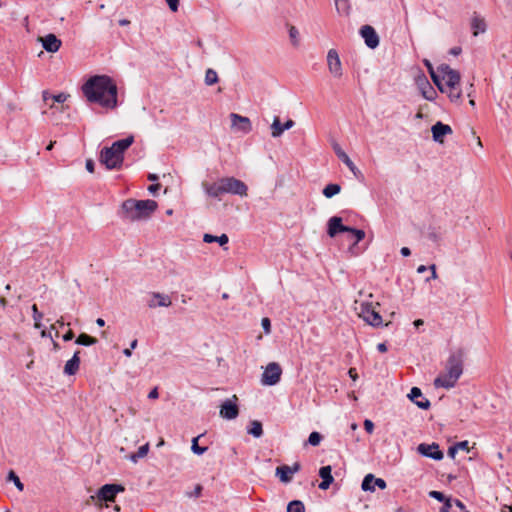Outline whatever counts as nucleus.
Segmentation results:
<instances>
[{"label":"nucleus","mask_w":512,"mask_h":512,"mask_svg":"<svg viewBox=\"0 0 512 512\" xmlns=\"http://www.w3.org/2000/svg\"><path fill=\"white\" fill-rule=\"evenodd\" d=\"M82 92L90 103H97L107 109L117 106L118 88L107 75L91 76L83 85Z\"/></svg>","instance_id":"1"},{"label":"nucleus","mask_w":512,"mask_h":512,"mask_svg":"<svg viewBox=\"0 0 512 512\" xmlns=\"http://www.w3.org/2000/svg\"><path fill=\"white\" fill-rule=\"evenodd\" d=\"M465 352L462 348L450 353L446 360L445 371L434 380L436 388L451 389L463 374Z\"/></svg>","instance_id":"2"},{"label":"nucleus","mask_w":512,"mask_h":512,"mask_svg":"<svg viewBox=\"0 0 512 512\" xmlns=\"http://www.w3.org/2000/svg\"><path fill=\"white\" fill-rule=\"evenodd\" d=\"M157 202L154 200L127 199L122 203V217L129 221L146 219L157 209Z\"/></svg>","instance_id":"3"},{"label":"nucleus","mask_w":512,"mask_h":512,"mask_svg":"<svg viewBox=\"0 0 512 512\" xmlns=\"http://www.w3.org/2000/svg\"><path fill=\"white\" fill-rule=\"evenodd\" d=\"M340 233H350L355 238L353 244L349 246V251L352 253L360 241L365 238V231L356 229L343 224L342 218L339 216H332L327 222V235L330 238H335Z\"/></svg>","instance_id":"4"},{"label":"nucleus","mask_w":512,"mask_h":512,"mask_svg":"<svg viewBox=\"0 0 512 512\" xmlns=\"http://www.w3.org/2000/svg\"><path fill=\"white\" fill-rule=\"evenodd\" d=\"M99 162L108 170H120L124 163V158L120 157L115 150L110 147H103L100 151Z\"/></svg>","instance_id":"5"},{"label":"nucleus","mask_w":512,"mask_h":512,"mask_svg":"<svg viewBox=\"0 0 512 512\" xmlns=\"http://www.w3.org/2000/svg\"><path fill=\"white\" fill-rule=\"evenodd\" d=\"M360 317L363 318L365 322L373 327L382 326L383 320L378 311L375 310V307L372 303L362 302L360 304Z\"/></svg>","instance_id":"6"},{"label":"nucleus","mask_w":512,"mask_h":512,"mask_svg":"<svg viewBox=\"0 0 512 512\" xmlns=\"http://www.w3.org/2000/svg\"><path fill=\"white\" fill-rule=\"evenodd\" d=\"M221 179L225 194L238 195L241 197L247 196L248 187L243 181L235 177H223Z\"/></svg>","instance_id":"7"},{"label":"nucleus","mask_w":512,"mask_h":512,"mask_svg":"<svg viewBox=\"0 0 512 512\" xmlns=\"http://www.w3.org/2000/svg\"><path fill=\"white\" fill-rule=\"evenodd\" d=\"M439 73L442 74L444 80V87L447 89H456L460 85V73L457 70L452 69L447 64H442L438 68Z\"/></svg>","instance_id":"8"},{"label":"nucleus","mask_w":512,"mask_h":512,"mask_svg":"<svg viewBox=\"0 0 512 512\" xmlns=\"http://www.w3.org/2000/svg\"><path fill=\"white\" fill-rule=\"evenodd\" d=\"M282 369L276 362H271L266 366L262 374L261 382L264 385L273 386L276 385L281 378Z\"/></svg>","instance_id":"9"},{"label":"nucleus","mask_w":512,"mask_h":512,"mask_svg":"<svg viewBox=\"0 0 512 512\" xmlns=\"http://www.w3.org/2000/svg\"><path fill=\"white\" fill-rule=\"evenodd\" d=\"M125 487L121 484H105L97 492L99 501L114 502L116 495L123 492Z\"/></svg>","instance_id":"10"},{"label":"nucleus","mask_w":512,"mask_h":512,"mask_svg":"<svg viewBox=\"0 0 512 512\" xmlns=\"http://www.w3.org/2000/svg\"><path fill=\"white\" fill-rule=\"evenodd\" d=\"M238 400L236 395L232 399H226L220 406V416L223 419L233 420L239 415V407L236 403Z\"/></svg>","instance_id":"11"},{"label":"nucleus","mask_w":512,"mask_h":512,"mask_svg":"<svg viewBox=\"0 0 512 512\" xmlns=\"http://www.w3.org/2000/svg\"><path fill=\"white\" fill-rule=\"evenodd\" d=\"M417 451L424 457L431 458L433 460L440 461L443 459L444 454L439 449V445L437 443L426 444L421 443L417 447Z\"/></svg>","instance_id":"12"},{"label":"nucleus","mask_w":512,"mask_h":512,"mask_svg":"<svg viewBox=\"0 0 512 512\" xmlns=\"http://www.w3.org/2000/svg\"><path fill=\"white\" fill-rule=\"evenodd\" d=\"M359 33L364 39L366 46L370 49H375L379 45V36L376 30L370 25H363Z\"/></svg>","instance_id":"13"},{"label":"nucleus","mask_w":512,"mask_h":512,"mask_svg":"<svg viewBox=\"0 0 512 512\" xmlns=\"http://www.w3.org/2000/svg\"><path fill=\"white\" fill-rule=\"evenodd\" d=\"M327 65L330 73L334 77L342 76V65L338 55V52L335 49H330L327 53Z\"/></svg>","instance_id":"14"},{"label":"nucleus","mask_w":512,"mask_h":512,"mask_svg":"<svg viewBox=\"0 0 512 512\" xmlns=\"http://www.w3.org/2000/svg\"><path fill=\"white\" fill-rule=\"evenodd\" d=\"M230 118H231V122H232V127L237 128L239 131H241L245 134L251 132L252 124L248 117L241 116L236 113H231Z\"/></svg>","instance_id":"15"},{"label":"nucleus","mask_w":512,"mask_h":512,"mask_svg":"<svg viewBox=\"0 0 512 512\" xmlns=\"http://www.w3.org/2000/svg\"><path fill=\"white\" fill-rule=\"evenodd\" d=\"M408 398L420 409L427 410L431 406L430 401L423 397L422 391L418 387L411 388Z\"/></svg>","instance_id":"16"},{"label":"nucleus","mask_w":512,"mask_h":512,"mask_svg":"<svg viewBox=\"0 0 512 512\" xmlns=\"http://www.w3.org/2000/svg\"><path fill=\"white\" fill-rule=\"evenodd\" d=\"M431 132L432 138L435 142L443 143V137L452 134L453 131L448 124L438 121L431 127Z\"/></svg>","instance_id":"17"},{"label":"nucleus","mask_w":512,"mask_h":512,"mask_svg":"<svg viewBox=\"0 0 512 512\" xmlns=\"http://www.w3.org/2000/svg\"><path fill=\"white\" fill-rule=\"evenodd\" d=\"M151 300L148 302L149 308L156 307H169L172 304L171 298L169 295L162 294L159 292L151 293Z\"/></svg>","instance_id":"18"},{"label":"nucleus","mask_w":512,"mask_h":512,"mask_svg":"<svg viewBox=\"0 0 512 512\" xmlns=\"http://www.w3.org/2000/svg\"><path fill=\"white\" fill-rule=\"evenodd\" d=\"M202 185H203V188H204L206 194L209 197L220 199L221 195L225 194L224 193L225 189L223 188V183H222L221 178L217 182H214V183L204 182Z\"/></svg>","instance_id":"19"},{"label":"nucleus","mask_w":512,"mask_h":512,"mask_svg":"<svg viewBox=\"0 0 512 512\" xmlns=\"http://www.w3.org/2000/svg\"><path fill=\"white\" fill-rule=\"evenodd\" d=\"M43 48L50 53H55L61 47V40L58 39L54 34L50 33L45 37L41 38Z\"/></svg>","instance_id":"20"},{"label":"nucleus","mask_w":512,"mask_h":512,"mask_svg":"<svg viewBox=\"0 0 512 512\" xmlns=\"http://www.w3.org/2000/svg\"><path fill=\"white\" fill-rule=\"evenodd\" d=\"M319 476L322 479V481L319 484V489L321 490H327L330 485L333 483L334 478L332 476V468L330 465L322 466L319 469Z\"/></svg>","instance_id":"21"},{"label":"nucleus","mask_w":512,"mask_h":512,"mask_svg":"<svg viewBox=\"0 0 512 512\" xmlns=\"http://www.w3.org/2000/svg\"><path fill=\"white\" fill-rule=\"evenodd\" d=\"M337 157L349 168V170L356 176L359 177L361 174L360 170L355 166L350 157L341 149L340 146L334 147Z\"/></svg>","instance_id":"22"},{"label":"nucleus","mask_w":512,"mask_h":512,"mask_svg":"<svg viewBox=\"0 0 512 512\" xmlns=\"http://www.w3.org/2000/svg\"><path fill=\"white\" fill-rule=\"evenodd\" d=\"M80 365V351H76L72 358L68 360L64 366V374L68 376L75 375L79 370Z\"/></svg>","instance_id":"23"},{"label":"nucleus","mask_w":512,"mask_h":512,"mask_svg":"<svg viewBox=\"0 0 512 512\" xmlns=\"http://www.w3.org/2000/svg\"><path fill=\"white\" fill-rule=\"evenodd\" d=\"M133 142H134V137L128 136L124 139H120V140L113 142V144L111 146H112V149L115 150L116 153L120 157L124 158L125 152L133 144Z\"/></svg>","instance_id":"24"},{"label":"nucleus","mask_w":512,"mask_h":512,"mask_svg":"<svg viewBox=\"0 0 512 512\" xmlns=\"http://www.w3.org/2000/svg\"><path fill=\"white\" fill-rule=\"evenodd\" d=\"M471 29L474 36H477L479 33H484L486 31L485 20L481 18L477 13H474L471 19Z\"/></svg>","instance_id":"25"},{"label":"nucleus","mask_w":512,"mask_h":512,"mask_svg":"<svg viewBox=\"0 0 512 512\" xmlns=\"http://www.w3.org/2000/svg\"><path fill=\"white\" fill-rule=\"evenodd\" d=\"M276 476L279 477L280 481L283 483H289L292 480V475L290 471V466L281 465L276 468Z\"/></svg>","instance_id":"26"},{"label":"nucleus","mask_w":512,"mask_h":512,"mask_svg":"<svg viewBox=\"0 0 512 512\" xmlns=\"http://www.w3.org/2000/svg\"><path fill=\"white\" fill-rule=\"evenodd\" d=\"M203 241L205 243L217 242V243H219L220 246H224L228 243L229 238L226 234H221L220 236H214L212 234L206 233L203 236Z\"/></svg>","instance_id":"27"},{"label":"nucleus","mask_w":512,"mask_h":512,"mask_svg":"<svg viewBox=\"0 0 512 512\" xmlns=\"http://www.w3.org/2000/svg\"><path fill=\"white\" fill-rule=\"evenodd\" d=\"M98 342L97 338L90 336L86 333H81L76 338L75 343L82 346H92Z\"/></svg>","instance_id":"28"},{"label":"nucleus","mask_w":512,"mask_h":512,"mask_svg":"<svg viewBox=\"0 0 512 512\" xmlns=\"http://www.w3.org/2000/svg\"><path fill=\"white\" fill-rule=\"evenodd\" d=\"M247 432L255 438H260L263 435L262 423L258 420L251 421Z\"/></svg>","instance_id":"29"},{"label":"nucleus","mask_w":512,"mask_h":512,"mask_svg":"<svg viewBox=\"0 0 512 512\" xmlns=\"http://www.w3.org/2000/svg\"><path fill=\"white\" fill-rule=\"evenodd\" d=\"M340 191H341V186L339 184L330 183L324 187L322 193L326 198H332L333 196L340 193Z\"/></svg>","instance_id":"30"},{"label":"nucleus","mask_w":512,"mask_h":512,"mask_svg":"<svg viewBox=\"0 0 512 512\" xmlns=\"http://www.w3.org/2000/svg\"><path fill=\"white\" fill-rule=\"evenodd\" d=\"M283 132V124L280 122L279 117L275 116L271 124V135L274 138H278L283 134Z\"/></svg>","instance_id":"31"},{"label":"nucleus","mask_w":512,"mask_h":512,"mask_svg":"<svg viewBox=\"0 0 512 512\" xmlns=\"http://www.w3.org/2000/svg\"><path fill=\"white\" fill-rule=\"evenodd\" d=\"M337 12L340 15L348 16L350 14L349 0H334Z\"/></svg>","instance_id":"32"},{"label":"nucleus","mask_w":512,"mask_h":512,"mask_svg":"<svg viewBox=\"0 0 512 512\" xmlns=\"http://www.w3.org/2000/svg\"><path fill=\"white\" fill-rule=\"evenodd\" d=\"M375 476L371 473L367 474L361 484V488L363 491H375V485H374Z\"/></svg>","instance_id":"33"},{"label":"nucleus","mask_w":512,"mask_h":512,"mask_svg":"<svg viewBox=\"0 0 512 512\" xmlns=\"http://www.w3.org/2000/svg\"><path fill=\"white\" fill-rule=\"evenodd\" d=\"M69 97V94L66 93H59L57 95H50L47 91L43 92V100L47 101L49 98L53 100V102L56 103H64Z\"/></svg>","instance_id":"34"},{"label":"nucleus","mask_w":512,"mask_h":512,"mask_svg":"<svg viewBox=\"0 0 512 512\" xmlns=\"http://www.w3.org/2000/svg\"><path fill=\"white\" fill-rule=\"evenodd\" d=\"M202 436L203 435L201 434V435H198V436H196V437H194L192 439L191 450L196 455H202V454H204L208 450L207 446H199V444H198V440Z\"/></svg>","instance_id":"35"},{"label":"nucleus","mask_w":512,"mask_h":512,"mask_svg":"<svg viewBox=\"0 0 512 512\" xmlns=\"http://www.w3.org/2000/svg\"><path fill=\"white\" fill-rule=\"evenodd\" d=\"M287 512H305L304 503L300 500H293L287 505Z\"/></svg>","instance_id":"36"},{"label":"nucleus","mask_w":512,"mask_h":512,"mask_svg":"<svg viewBox=\"0 0 512 512\" xmlns=\"http://www.w3.org/2000/svg\"><path fill=\"white\" fill-rule=\"evenodd\" d=\"M218 82L217 72L211 68L207 69L205 73V84L208 86L214 85Z\"/></svg>","instance_id":"37"},{"label":"nucleus","mask_w":512,"mask_h":512,"mask_svg":"<svg viewBox=\"0 0 512 512\" xmlns=\"http://www.w3.org/2000/svg\"><path fill=\"white\" fill-rule=\"evenodd\" d=\"M431 79L434 82V84L437 86V88L442 92H446V88L444 87V80L442 79V74L438 72L432 73Z\"/></svg>","instance_id":"38"},{"label":"nucleus","mask_w":512,"mask_h":512,"mask_svg":"<svg viewBox=\"0 0 512 512\" xmlns=\"http://www.w3.org/2000/svg\"><path fill=\"white\" fill-rule=\"evenodd\" d=\"M422 95L426 100H434L436 91L429 82H426V87L422 89Z\"/></svg>","instance_id":"39"},{"label":"nucleus","mask_w":512,"mask_h":512,"mask_svg":"<svg viewBox=\"0 0 512 512\" xmlns=\"http://www.w3.org/2000/svg\"><path fill=\"white\" fill-rule=\"evenodd\" d=\"M7 478L9 481H12L15 484L16 488L19 491L24 490V484L21 482L20 478L16 475V473L13 470L9 471Z\"/></svg>","instance_id":"40"},{"label":"nucleus","mask_w":512,"mask_h":512,"mask_svg":"<svg viewBox=\"0 0 512 512\" xmlns=\"http://www.w3.org/2000/svg\"><path fill=\"white\" fill-rule=\"evenodd\" d=\"M322 438L323 437L319 432L313 431L308 437L307 444L311 446H318L322 441Z\"/></svg>","instance_id":"41"},{"label":"nucleus","mask_w":512,"mask_h":512,"mask_svg":"<svg viewBox=\"0 0 512 512\" xmlns=\"http://www.w3.org/2000/svg\"><path fill=\"white\" fill-rule=\"evenodd\" d=\"M448 97L452 102H457L461 98L462 91L459 88V86L456 87V89H447Z\"/></svg>","instance_id":"42"},{"label":"nucleus","mask_w":512,"mask_h":512,"mask_svg":"<svg viewBox=\"0 0 512 512\" xmlns=\"http://www.w3.org/2000/svg\"><path fill=\"white\" fill-rule=\"evenodd\" d=\"M429 496L433 499H436L439 502H444L447 497L444 495V493L436 490H432L429 492Z\"/></svg>","instance_id":"43"},{"label":"nucleus","mask_w":512,"mask_h":512,"mask_svg":"<svg viewBox=\"0 0 512 512\" xmlns=\"http://www.w3.org/2000/svg\"><path fill=\"white\" fill-rule=\"evenodd\" d=\"M32 312H33V319L35 321V325L38 326V322L43 318V314L38 311L36 304H33Z\"/></svg>","instance_id":"44"},{"label":"nucleus","mask_w":512,"mask_h":512,"mask_svg":"<svg viewBox=\"0 0 512 512\" xmlns=\"http://www.w3.org/2000/svg\"><path fill=\"white\" fill-rule=\"evenodd\" d=\"M261 325H262V328L264 330V332L266 334H269L271 332V321L269 318L267 317H264L262 320H261Z\"/></svg>","instance_id":"45"},{"label":"nucleus","mask_w":512,"mask_h":512,"mask_svg":"<svg viewBox=\"0 0 512 512\" xmlns=\"http://www.w3.org/2000/svg\"><path fill=\"white\" fill-rule=\"evenodd\" d=\"M453 500L451 498H447L444 502H443V506L440 508V511L439 512H450V509L452 508V505H453Z\"/></svg>","instance_id":"46"},{"label":"nucleus","mask_w":512,"mask_h":512,"mask_svg":"<svg viewBox=\"0 0 512 512\" xmlns=\"http://www.w3.org/2000/svg\"><path fill=\"white\" fill-rule=\"evenodd\" d=\"M299 32L296 27L291 26L289 29V37L292 40L293 44L296 45L297 38H298Z\"/></svg>","instance_id":"47"},{"label":"nucleus","mask_w":512,"mask_h":512,"mask_svg":"<svg viewBox=\"0 0 512 512\" xmlns=\"http://www.w3.org/2000/svg\"><path fill=\"white\" fill-rule=\"evenodd\" d=\"M427 237L433 242H438L440 240V235L433 228L429 229Z\"/></svg>","instance_id":"48"},{"label":"nucleus","mask_w":512,"mask_h":512,"mask_svg":"<svg viewBox=\"0 0 512 512\" xmlns=\"http://www.w3.org/2000/svg\"><path fill=\"white\" fill-rule=\"evenodd\" d=\"M148 451H149V443H146V444L142 445L141 447H139V449L136 453H137L138 457L143 458L147 455Z\"/></svg>","instance_id":"49"},{"label":"nucleus","mask_w":512,"mask_h":512,"mask_svg":"<svg viewBox=\"0 0 512 512\" xmlns=\"http://www.w3.org/2000/svg\"><path fill=\"white\" fill-rule=\"evenodd\" d=\"M364 429L369 434L373 433V431H374V423L371 420H369V419H365V421H364Z\"/></svg>","instance_id":"50"},{"label":"nucleus","mask_w":512,"mask_h":512,"mask_svg":"<svg viewBox=\"0 0 512 512\" xmlns=\"http://www.w3.org/2000/svg\"><path fill=\"white\" fill-rule=\"evenodd\" d=\"M171 11L176 12L179 8V0H166Z\"/></svg>","instance_id":"51"},{"label":"nucleus","mask_w":512,"mask_h":512,"mask_svg":"<svg viewBox=\"0 0 512 512\" xmlns=\"http://www.w3.org/2000/svg\"><path fill=\"white\" fill-rule=\"evenodd\" d=\"M374 485L380 488L381 490H384L387 487L386 481L382 478H376L374 480Z\"/></svg>","instance_id":"52"},{"label":"nucleus","mask_w":512,"mask_h":512,"mask_svg":"<svg viewBox=\"0 0 512 512\" xmlns=\"http://www.w3.org/2000/svg\"><path fill=\"white\" fill-rule=\"evenodd\" d=\"M85 167L88 172L93 173L95 170V162L92 159H87Z\"/></svg>","instance_id":"53"},{"label":"nucleus","mask_w":512,"mask_h":512,"mask_svg":"<svg viewBox=\"0 0 512 512\" xmlns=\"http://www.w3.org/2000/svg\"><path fill=\"white\" fill-rule=\"evenodd\" d=\"M458 450L469 451L468 441H461L455 444Z\"/></svg>","instance_id":"54"},{"label":"nucleus","mask_w":512,"mask_h":512,"mask_svg":"<svg viewBox=\"0 0 512 512\" xmlns=\"http://www.w3.org/2000/svg\"><path fill=\"white\" fill-rule=\"evenodd\" d=\"M429 269L431 270V276L426 278L427 282H429L431 279H436L438 277L437 276V272H436V265L435 264L430 265Z\"/></svg>","instance_id":"55"},{"label":"nucleus","mask_w":512,"mask_h":512,"mask_svg":"<svg viewBox=\"0 0 512 512\" xmlns=\"http://www.w3.org/2000/svg\"><path fill=\"white\" fill-rule=\"evenodd\" d=\"M453 503L454 505L459 508V510L461 512H465L467 509H466V506L464 505V503L462 501H460L459 499H454L453 500Z\"/></svg>","instance_id":"56"},{"label":"nucleus","mask_w":512,"mask_h":512,"mask_svg":"<svg viewBox=\"0 0 512 512\" xmlns=\"http://www.w3.org/2000/svg\"><path fill=\"white\" fill-rule=\"evenodd\" d=\"M161 188V184L153 183L148 187V191L152 194H156L157 191Z\"/></svg>","instance_id":"57"},{"label":"nucleus","mask_w":512,"mask_h":512,"mask_svg":"<svg viewBox=\"0 0 512 512\" xmlns=\"http://www.w3.org/2000/svg\"><path fill=\"white\" fill-rule=\"evenodd\" d=\"M63 340L64 341H70L74 338V332L69 329L64 335H63Z\"/></svg>","instance_id":"58"},{"label":"nucleus","mask_w":512,"mask_h":512,"mask_svg":"<svg viewBox=\"0 0 512 512\" xmlns=\"http://www.w3.org/2000/svg\"><path fill=\"white\" fill-rule=\"evenodd\" d=\"M457 452H458V449H457V447L454 444V445L449 447V449H448V456L451 457V458H454Z\"/></svg>","instance_id":"59"},{"label":"nucleus","mask_w":512,"mask_h":512,"mask_svg":"<svg viewBox=\"0 0 512 512\" xmlns=\"http://www.w3.org/2000/svg\"><path fill=\"white\" fill-rule=\"evenodd\" d=\"M301 469V465L298 462H295L292 466H290L291 475L297 473Z\"/></svg>","instance_id":"60"},{"label":"nucleus","mask_w":512,"mask_h":512,"mask_svg":"<svg viewBox=\"0 0 512 512\" xmlns=\"http://www.w3.org/2000/svg\"><path fill=\"white\" fill-rule=\"evenodd\" d=\"M424 65L426 66V68H427V70H428V72H429V74H430V75H431L432 73H435L434 68H433V65H432V63H431L429 60L425 59V60H424Z\"/></svg>","instance_id":"61"},{"label":"nucleus","mask_w":512,"mask_h":512,"mask_svg":"<svg viewBox=\"0 0 512 512\" xmlns=\"http://www.w3.org/2000/svg\"><path fill=\"white\" fill-rule=\"evenodd\" d=\"M158 396H159V393H158L157 388L152 389V390L149 392V394H148V398H149V399H157V398H158Z\"/></svg>","instance_id":"62"},{"label":"nucleus","mask_w":512,"mask_h":512,"mask_svg":"<svg viewBox=\"0 0 512 512\" xmlns=\"http://www.w3.org/2000/svg\"><path fill=\"white\" fill-rule=\"evenodd\" d=\"M295 122L291 119L287 120L284 124H283V129L284 131L285 130H288L290 128H292L294 126Z\"/></svg>","instance_id":"63"},{"label":"nucleus","mask_w":512,"mask_h":512,"mask_svg":"<svg viewBox=\"0 0 512 512\" xmlns=\"http://www.w3.org/2000/svg\"><path fill=\"white\" fill-rule=\"evenodd\" d=\"M400 253L403 257H408L411 255V250L408 247H402Z\"/></svg>","instance_id":"64"}]
</instances>
